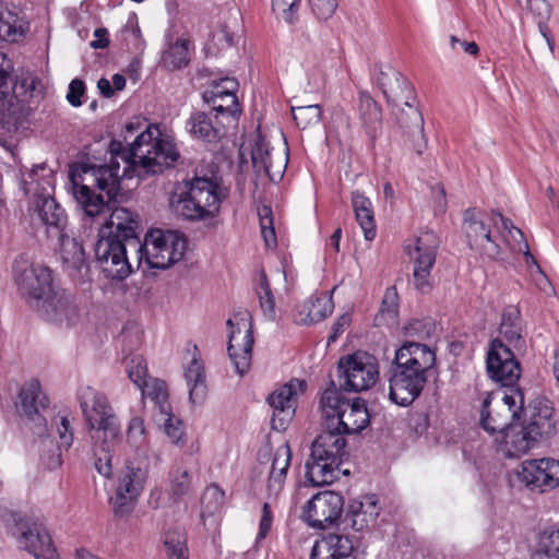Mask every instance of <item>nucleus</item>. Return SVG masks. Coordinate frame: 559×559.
Listing matches in <instances>:
<instances>
[{
  "label": "nucleus",
  "mask_w": 559,
  "mask_h": 559,
  "mask_svg": "<svg viewBox=\"0 0 559 559\" xmlns=\"http://www.w3.org/2000/svg\"><path fill=\"white\" fill-rule=\"evenodd\" d=\"M159 135V129L148 124L128 148L121 141L110 142L109 165L83 163L79 168L80 173L71 171L72 194L83 212L90 216L103 212L108 205L104 201L103 192L109 200H116L120 181L124 177L130 178V171L142 178L160 174L165 168L171 167L178 160L179 152L171 141Z\"/></svg>",
  "instance_id": "obj_1"
},
{
  "label": "nucleus",
  "mask_w": 559,
  "mask_h": 559,
  "mask_svg": "<svg viewBox=\"0 0 559 559\" xmlns=\"http://www.w3.org/2000/svg\"><path fill=\"white\" fill-rule=\"evenodd\" d=\"M436 353L420 342H404L390 366L389 397L399 406L418 399L436 366Z\"/></svg>",
  "instance_id": "obj_2"
},
{
  "label": "nucleus",
  "mask_w": 559,
  "mask_h": 559,
  "mask_svg": "<svg viewBox=\"0 0 559 559\" xmlns=\"http://www.w3.org/2000/svg\"><path fill=\"white\" fill-rule=\"evenodd\" d=\"M80 406L91 430L97 472L109 477L111 459L121 442V427L107 397L91 386L79 392Z\"/></svg>",
  "instance_id": "obj_3"
},
{
  "label": "nucleus",
  "mask_w": 559,
  "mask_h": 559,
  "mask_svg": "<svg viewBox=\"0 0 559 559\" xmlns=\"http://www.w3.org/2000/svg\"><path fill=\"white\" fill-rule=\"evenodd\" d=\"M11 70L10 59L0 52V128L8 132L17 130L44 98L38 78L28 75L13 83Z\"/></svg>",
  "instance_id": "obj_4"
},
{
  "label": "nucleus",
  "mask_w": 559,
  "mask_h": 559,
  "mask_svg": "<svg viewBox=\"0 0 559 559\" xmlns=\"http://www.w3.org/2000/svg\"><path fill=\"white\" fill-rule=\"evenodd\" d=\"M320 405L326 426L344 435H357L370 424L366 401L361 397L344 399L333 383L323 392Z\"/></svg>",
  "instance_id": "obj_5"
},
{
  "label": "nucleus",
  "mask_w": 559,
  "mask_h": 559,
  "mask_svg": "<svg viewBox=\"0 0 559 559\" xmlns=\"http://www.w3.org/2000/svg\"><path fill=\"white\" fill-rule=\"evenodd\" d=\"M525 396L522 389L487 392L481 402L479 426L490 435H500L522 418Z\"/></svg>",
  "instance_id": "obj_6"
},
{
  "label": "nucleus",
  "mask_w": 559,
  "mask_h": 559,
  "mask_svg": "<svg viewBox=\"0 0 559 559\" xmlns=\"http://www.w3.org/2000/svg\"><path fill=\"white\" fill-rule=\"evenodd\" d=\"M186 249L187 239L179 231L152 229L142 241L140 257L134 255V259L138 264L145 259L151 269L165 270L180 261Z\"/></svg>",
  "instance_id": "obj_7"
},
{
  "label": "nucleus",
  "mask_w": 559,
  "mask_h": 559,
  "mask_svg": "<svg viewBox=\"0 0 559 559\" xmlns=\"http://www.w3.org/2000/svg\"><path fill=\"white\" fill-rule=\"evenodd\" d=\"M119 197H121L120 191L117 194V199L112 201L106 194L104 201L108 205L103 212L95 216H90L85 212L84 214L90 218H96L111 211L108 219L102 225L98 233L126 241L131 247V250L134 251V255L140 257L139 253L142 250L141 233L143 228L139 215L126 207L114 206L118 202Z\"/></svg>",
  "instance_id": "obj_8"
},
{
  "label": "nucleus",
  "mask_w": 559,
  "mask_h": 559,
  "mask_svg": "<svg viewBox=\"0 0 559 559\" xmlns=\"http://www.w3.org/2000/svg\"><path fill=\"white\" fill-rule=\"evenodd\" d=\"M94 252L106 277L122 281L132 273L129 254L134 257V251L126 241L98 233Z\"/></svg>",
  "instance_id": "obj_9"
},
{
  "label": "nucleus",
  "mask_w": 559,
  "mask_h": 559,
  "mask_svg": "<svg viewBox=\"0 0 559 559\" xmlns=\"http://www.w3.org/2000/svg\"><path fill=\"white\" fill-rule=\"evenodd\" d=\"M337 371L343 382L341 388L345 391L361 392L371 388L378 380L379 370L374 356L366 352H356L342 357L337 364Z\"/></svg>",
  "instance_id": "obj_10"
},
{
  "label": "nucleus",
  "mask_w": 559,
  "mask_h": 559,
  "mask_svg": "<svg viewBox=\"0 0 559 559\" xmlns=\"http://www.w3.org/2000/svg\"><path fill=\"white\" fill-rule=\"evenodd\" d=\"M491 215L477 209L463 214V230L471 249L489 260L501 259V248L491 234Z\"/></svg>",
  "instance_id": "obj_11"
},
{
  "label": "nucleus",
  "mask_w": 559,
  "mask_h": 559,
  "mask_svg": "<svg viewBox=\"0 0 559 559\" xmlns=\"http://www.w3.org/2000/svg\"><path fill=\"white\" fill-rule=\"evenodd\" d=\"M486 368L489 378L500 384L498 390L520 389L518 386L522 373L520 362L510 346L499 338L490 342Z\"/></svg>",
  "instance_id": "obj_12"
},
{
  "label": "nucleus",
  "mask_w": 559,
  "mask_h": 559,
  "mask_svg": "<svg viewBox=\"0 0 559 559\" xmlns=\"http://www.w3.org/2000/svg\"><path fill=\"white\" fill-rule=\"evenodd\" d=\"M344 498L341 493L324 490L312 496L302 508L300 518L310 527L325 530L342 525Z\"/></svg>",
  "instance_id": "obj_13"
},
{
  "label": "nucleus",
  "mask_w": 559,
  "mask_h": 559,
  "mask_svg": "<svg viewBox=\"0 0 559 559\" xmlns=\"http://www.w3.org/2000/svg\"><path fill=\"white\" fill-rule=\"evenodd\" d=\"M439 245V237L433 231H425L417 237L414 249H408V255L414 262V286L421 294L429 293L432 288L431 270Z\"/></svg>",
  "instance_id": "obj_14"
},
{
  "label": "nucleus",
  "mask_w": 559,
  "mask_h": 559,
  "mask_svg": "<svg viewBox=\"0 0 559 559\" xmlns=\"http://www.w3.org/2000/svg\"><path fill=\"white\" fill-rule=\"evenodd\" d=\"M126 469L114 501L115 513L119 516L131 511L133 501L144 488L148 474V460L145 452L139 462L128 461Z\"/></svg>",
  "instance_id": "obj_15"
},
{
  "label": "nucleus",
  "mask_w": 559,
  "mask_h": 559,
  "mask_svg": "<svg viewBox=\"0 0 559 559\" xmlns=\"http://www.w3.org/2000/svg\"><path fill=\"white\" fill-rule=\"evenodd\" d=\"M17 542L36 559H57V549L46 525L35 518H23L16 522Z\"/></svg>",
  "instance_id": "obj_16"
},
{
  "label": "nucleus",
  "mask_w": 559,
  "mask_h": 559,
  "mask_svg": "<svg viewBox=\"0 0 559 559\" xmlns=\"http://www.w3.org/2000/svg\"><path fill=\"white\" fill-rule=\"evenodd\" d=\"M518 479L531 491L552 490L559 486V461L550 457L526 460L521 464Z\"/></svg>",
  "instance_id": "obj_17"
},
{
  "label": "nucleus",
  "mask_w": 559,
  "mask_h": 559,
  "mask_svg": "<svg viewBox=\"0 0 559 559\" xmlns=\"http://www.w3.org/2000/svg\"><path fill=\"white\" fill-rule=\"evenodd\" d=\"M307 388L305 380L292 379L269 395L267 402L273 408L272 429L284 431L293 420L296 411V396Z\"/></svg>",
  "instance_id": "obj_18"
},
{
  "label": "nucleus",
  "mask_w": 559,
  "mask_h": 559,
  "mask_svg": "<svg viewBox=\"0 0 559 559\" xmlns=\"http://www.w3.org/2000/svg\"><path fill=\"white\" fill-rule=\"evenodd\" d=\"M19 289L35 307L55 288L52 271L44 264H31L16 277Z\"/></svg>",
  "instance_id": "obj_19"
},
{
  "label": "nucleus",
  "mask_w": 559,
  "mask_h": 559,
  "mask_svg": "<svg viewBox=\"0 0 559 559\" xmlns=\"http://www.w3.org/2000/svg\"><path fill=\"white\" fill-rule=\"evenodd\" d=\"M35 308L47 321L59 325L71 326L79 318V310L72 295L64 289L56 287Z\"/></svg>",
  "instance_id": "obj_20"
},
{
  "label": "nucleus",
  "mask_w": 559,
  "mask_h": 559,
  "mask_svg": "<svg viewBox=\"0 0 559 559\" xmlns=\"http://www.w3.org/2000/svg\"><path fill=\"white\" fill-rule=\"evenodd\" d=\"M17 411L22 417L34 424L36 433L41 436L46 431L47 423L43 412L47 411L49 400L41 391L37 380L25 384L19 394Z\"/></svg>",
  "instance_id": "obj_21"
},
{
  "label": "nucleus",
  "mask_w": 559,
  "mask_h": 559,
  "mask_svg": "<svg viewBox=\"0 0 559 559\" xmlns=\"http://www.w3.org/2000/svg\"><path fill=\"white\" fill-rule=\"evenodd\" d=\"M237 88L238 82L235 79L222 78L211 83L210 88L203 92L202 98L216 114L235 118L240 115L238 98L235 94Z\"/></svg>",
  "instance_id": "obj_22"
},
{
  "label": "nucleus",
  "mask_w": 559,
  "mask_h": 559,
  "mask_svg": "<svg viewBox=\"0 0 559 559\" xmlns=\"http://www.w3.org/2000/svg\"><path fill=\"white\" fill-rule=\"evenodd\" d=\"M380 510L376 495H366L360 499L350 501L342 519L343 530L369 531L376 525Z\"/></svg>",
  "instance_id": "obj_23"
},
{
  "label": "nucleus",
  "mask_w": 559,
  "mask_h": 559,
  "mask_svg": "<svg viewBox=\"0 0 559 559\" xmlns=\"http://www.w3.org/2000/svg\"><path fill=\"white\" fill-rule=\"evenodd\" d=\"M523 423L538 439L552 437L556 429L555 408L545 396L533 400L522 413Z\"/></svg>",
  "instance_id": "obj_24"
},
{
  "label": "nucleus",
  "mask_w": 559,
  "mask_h": 559,
  "mask_svg": "<svg viewBox=\"0 0 559 559\" xmlns=\"http://www.w3.org/2000/svg\"><path fill=\"white\" fill-rule=\"evenodd\" d=\"M377 82L392 107L407 105V102L416 100L411 82L392 67L380 68Z\"/></svg>",
  "instance_id": "obj_25"
},
{
  "label": "nucleus",
  "mask_w": 559,
  "mask_h": 559,
  "mask_svg": "<svg viewBox=\"0 0 559 559\" xmlns=\"http://www.w3.org/2000/svg\"><path fill=\"white\" fill-rule=\"evenodd\" d=\"M539 440L534 433L526 429L522 421H514L496 438L497 451L506 459H515L525 454Z\"/></svg>",
  "instance_id": "obj_26"
},
{
  "label": "nucleus",
  "mask_w": 559,
  "mask_h": 559,
  "mask_svg": "<svg viewBox=\"0 0 559 559\" xmlns=\"http://www.w3.org/2000/svg\"><path fill=\"white\" fill-rule=\"evenodd\" d=\"M183 187L204 207L210 218L216 215L222 202V192L216 178L194 176L190 180H185Z\"/></svg>",
  "instance_id": "obj_27"
},
{
  "label": "nucleus",
  "mask_w": 559,
  "mask_h": 559,
  "mask_svg": "<svg viewBox=\"0 0 559 559\" xmlns=\"http://www.w3.org/2000/svg\"><path fill=\"white\" fill-rule=\"evenodd\" d=\"M340 430H333L325 425V429L313 440L311 454L316 460H332V463H343L346 451V440Z\"/></svg>",
  "instance_id": "obj_28"
},
{
  "label": "nucleus",
  "mask_w": 559,
  "mask_h": 559,
  "mask_svg": "<svg viewBox=\"0 0 559 559\" xmlns=\"http://www.w3.org/2000/svg\"><path fill=\"white\" fill-rule=\"evenodd\" d=\"M36 212L41 223L46 225L47 236H62L68 229V216L64 210L50 195H38L36 199Z\"/></svg>",
  "instance_id": "obj_29"
},
{
  "label": "nucleus",
  "mask_w": 559,
  "mask_h": 559,
  "mask_svg": "<svg viewBox=\"0 0 559 559\" xmlns=\"http://www.w3.org/2000/svg\"><path fill=\"white\" fill-rule=\"evenodd\" d=\"M356 110L361 128L373 143L382 129L381 107L369 93L360 92Z\"/></svg>",
  "instance_id": "obj_30"
},
{
  "label": "nucleus",
  "mask_w": 559,
  "mask_h": 559,
  "mask_svg": "<svg viewBox=\"0 0 559 559\" xmlns=\"http://www.w3.org/2000/svg\"><path fill=\"white\" fill-rule=\"evenodd\" d=\"M186 130L192 138L206 143H217L224 135L217 115L213 121L209 114L201 110L191 112L186 121Z\"/></svg>",
  "instance_id": "obj_31"
},
{
  "label": "nucleus",
  "mask_w": 559,
  "mask_h": 559,
  "mask_svg": "<svg viewBox=\"0 0 559 559\" xmlns=\"http://www.w3.org/2000/svg\"><path fill=\"white\" fill-rule=\"evenodd\" d=\"M237 334H240L239 330L235 331L233 329L230 331L228 336L227 350L236 372L240 376H243L250 368L252 346L254 343L251 323L242 335L241 344L237 343Z\"/></svg>",
  "instance_id": "obj_32"
},
{
  "label": "nucleus",
  "mask_w": 559,
  "mask_h": 559,
  "mask_svg": "<svg viewBox=\"0 0 559 559\" xmlns=\"http://www.w3.org/2000/svg\"><path fill=\"white\" fill-rule=\"evenodd\" d=\"M395 121L401 129L406 130L412 134H419L424 139V118L421 112L416 106V100L407 102V105H401L399 107H392ZM426 147V141L416 146L417 154H421Z\"/></svg>",
  "instance_id": "obj_33"
},
{
  "label": "nucleus",
  "mask_w": 559,
  "mask_h": 559,
  "mask_svg": "<svg viewBox=\"0 0 559 559\" xmlns=\"http://www.w3.org/2000/svg\"><path fill=\"white\" fill-rule=\"evenodd\" d=\"M499 332L518 352L526 350V343L522 336V318L516 307L508 306L503 310Z\"/></svg>",
  "instance_id": "obj_34"
},
{
  "label": "nucleus",
  "mask_w": 559,
  "mask_h": 559,
  "mask_svg": "<svg viewBox=\"0 0 559 559\" xmlns=\"http://www.w3.org/2000/svg\"><path fill=\"white\" fill-rule=\"evenodd\" d=\"M332 463V460H316L312 454L306 462V479L312 486L330 485L338 479L340 465Z\"/></svg>",
  "instance_id": "obj_35"
},
{
  "label": "nucleus",
  "mask_w": 559,
  "mask_h": 559,
  "mask_svg": "<svg viewBox=\"0 0 559 559\" xmlns=\"http://www.w3.org/2000/svg\"><path fill=\"white\" fill-rule=\"evenodd\" d=\"M59 243L60 259L64 267L74 271H81L86 265L85 251L81 242L70 236L68 229L62 231V236H55Z\"/></svg>",
  "instance_id": "obj_36"
},
{
  "label": "nucleus",
  "mask_w": 559,
  "mask_h": 559,
  "mask_svg": "<svg viewBox=\"0 0 559 559\" xmlns=\"http://www.w3.org/2000/svg\"><path fill=\"white\" fill-rule=\"evenodd\" d=\"M170 209L174 214L185 221H204L210 218L206 211L195 198L183 187L180 192H175L170 198Z\"/></svg>",
  "instance_id": "obj_37"
},
{
  "label": "nucleus",
  "mask_w": 559,
  "mask_h": 559,
  "mask_svg": "<svg viewBox=\"0 0 559 559\" xmlns=\"http://www.w3.org/2000/svg\"><path fill=\"white\" fill-rule=\"evenodd\" d=\"M352 206L356 221L364 231L366 240H372L377 234V226L371 201L360 191L352 192Z\"/></svg>",
  "instance_id": "obj_38"
},
{
  "label": "nucleus",
  "mask_w": 559,
  "mask_h": 559,
  "mask_svg": "<svg viewBox=\"0 0 559 559\" xmlns=\"http://www.w3.org/2000/svg\"><path fill=\"white\" fill-rule=\"evenodd\" d=\"M290 461L292 450L286 442L280 445L274 453L267 484L270 491L278 492L282 489Z\"/></svg>",
  "instance_id": "obj_39"
},
{
  "label": "nucleus",
  "mask_w": 559,
  "mask_h": 559,
  "mask_svg": "<svg viewBox=\"0 0 559 559\" xmlns=\"http://www.w3.org/2000/svg\"><path fill=\"white\" fill-rule=\"evenodd\" d=\"M490 215H491L492 226L498 230H500V228H502L503 230H507L509 233V235L511 236V238L519 243V247L515 250L519 252H523V254L525 257L526 264L535 265L536 270L543 274L540 266L538 265L537 261L535 260V258L532 255V253L530 251V247H528L527 241L524 239L523 231L521 229H519L518 227H515L513 225L512 221L504 217L501 213L492 211L490 213Z\"/></svg>",
  "instance_id": "obj_40"
},
{
  "label": "nucleus",
  "mask_w": 559,
  "mask_h": 559,
  "mask_svg": "<svg viewBox=\"0 0 559 559\" xmlns=\"http://www.w3.org/2000/svg\"><path fill=\"white\" fill-rule=\"evenodd\" d=\"M331 546L337 559L353 557L361 559L366 555V546L361 538L349 534H329Z\"/></svg>",
  "instance_id": "obj_41"
},
{
  "label": "nucleus",
  "mask_w": 559,
  "mask_h": 559,
  "mask_svg": "<svg viewBox=\"0 0 559 559\" xmlns=\"http://www.w3.org/2000/svg\"><path fill=\"white\" fill-rule=\"evenodd\" d=\"M189 386V400L192 404L202 403L206 395L205 373L202 364L193 358L185 372Z\"/></svg>",
  "instance_id": "obj_42"
},
{
  "label": "nucleus",
  "mask_w": 559,
  "mask_h": 559,
  "mask_svg": "<svg viewBox=\"0 0 559 559\" xmlns=\"http://www.w3.org/2000/svg\"><path fill=\"white\" fill-rule=\"evenodd\" d=\"M189 40L179 39L170 45L162 56V64L168 70L185 68L189 63Z\"/></svg>",
  "instance_id": "obj_43"
},
{
  "label": "nucleus",
  "mask_w": 559,
  "mask_h": 559,
  "mask_svg": "<svg viewBox=\"0 0 559 559\" xmlns=\"http://www.w3.org/2000/svg\"><path fill=\"white\" fill-rule=\"evenodd\" d=\"M399 316V294L395 286L385 289L379 312L374 317L377 325L394 323Z\"/></svg>",
  "instance_id": "obj_44"
},
{
  "label": "nucleus",
  "mask_w": 559,
  "mask_h": 559,
  "mask_svg": "<svg viewBox=\"0 0 559 559\" xmlns=\"http://www.w3.org/2000/svg\"><path fill=\"white\" fill-rule=\"evenodd\" d=\"M139 389L144 397H148L155 403L159 413H167V411H170L165 381L148 378Z\"/></svg>",
  "instance_id": "obj_45"
},
{
  "label": "nucleus",
  "mask_w": 559,
  "mask_h": 559,
  "mask_svg": "<svg viewBox=\"0 0 559 559\" xmlns=\"http://www.w3.org/2000/svg\"><path fill=\"white\" fill-rule=\"evenodd\" d=\"M22 35L19 15L0 4V39L13 43Z\"/></svg>",
  "instance_id": "obj_46"
},
{
  "label": "nucleus",
  "mask_w": 559,
  "mask_h": 559,
  "mask_svg": "<svg viewBox=\"0 0 559 559\" xmlns=\"http://www.w3.org/2000/svg\"><path fill=\"white\" fill-rule=\"evenodd\" d=\"M530 11L538 19V28L543 37L546 39L550 50H554V41L550 38L547 21L551 15V5L547 0H528L525 1Z\"/></svg>",
  "instance_id": "obj_47"
},
{
  "label": "nucleus",
  "mask_w": 559,
  "mask_h": 559,
  "mask_svg": "<svg viewBox=\"0 0 559 559\" xmlns=\"http://www.w3.org/2000/svg\"><path fill=\"white\" fill-rule=\"evenodd\" d=\"M532 559H559V527L540 535L538 549Z\"/></svg>",
  "instance_id": "obj_48"
},
{
  "label": "nucleus",
  "mask_w": 559,
  "mask_h": 559,
  "mask_svg": "<svg viewBox=\"0 0 559 559\" xmlns=\"http://www.w3.org/2000/svg\"><path fill=\"white\" fill-rule=\"evenodd\" d=\"M293 119L300 129H306L321 120V107L319 105L292 106Z\"/></svg>",
  "instance_id": "obj_49"
},
{
  "label": "nucleus",
  "mask_w": 559,
  "mask_h": 559,
  "mask_svg": "<svg viewBox=\"0 0 559 559\" xmlns=\"http://www.w3.org/2000/svg\"><path fill=\"white\" fill-rule=\"evenodd\" d=\"M257 294L259 297L260 307H261L264 316H266L269 319H274V317H275L274 296L272 294L266 274L263 271L260 274Z\"/></svg>",
  "instance_id": "obj_50"
},
{
  "label": "nucleus",
  "mask_w": 559,
  "mask_h": 559,
  "mask_svg": "<svg viewBox=\"0 0 559 559\" xmlns=\"http://www.w3.org/2000/svg\"><path fill=\"white\" fill-rule=\"evenodd\" d=\"M224 498L225 493L217 485H210L202 496V514L214 515L224 504Z\"/></svg>",
  "instance_id": "obj_51"
},
{
  "label": "nucleus",
  "mask_w": 559,
  "mask_h": 559,
  "mask_svg": "<svg viewBox=\"0 0 559 559\" xmlns=\"http://www.w3.org/2000/svg\"><path fill=\"white\" fill-rule=\"evenodd\" d=\"M436 331V323L431 318L414 319L404 326L407 336L420 341L428 340Z\"/></svg>",
  "instance_id": "obj_52"
},
{
  "label": "nucleus",
  "mask_w": 559,
  "mask_h": 559,
  "mask_svg": "<svg viewBox=\"0 0 559 559\" xmlns=\"http://www.w3.org/2000/svg\"><path fill=\"white\" fill-rule=\"evenodd\" d=\"M191 488V475L187 469L177 468L170 474V495L175 500L186 496Z\"/></svg>",
  "instance_id": "obj_53"
},
{
  "label": "nucleus",
  "mask_w": 559,
  "mask_h": 559,
  "mask_svg": "<svg viewBox=\"0 0 559 559\" xmlns=\"http://www.w3.org/2000/svg\"><path fill=\"white\" fill-rule=\"evenodd\" d=\"M164 545L167 549L168 559H189L186 539L181 534L167 533Z\"/></svg>",
  "instance_id": "obj_54"
},
{
  "label": "nucleus",
  "mask_w": 559,
  "mask_h": 559,
  "mask_svg": "<svg viewBox=\"0 0 559 559\" xmlns=\"http://www.w3.org/2000/svg\"><path fill=\"white\" fill-rule=\"evenodd\" d=\"M127 372L129 379L140 388L150 377H147V366L145 359L141 355L130 358L127 364Z\"/></svg>",
  "instance_id": "obj_55"
},
{
  "label": "nucleus",
  "mask_w": 559,
  "mask_h": 559,
  "mask_svg": "<svg viewBox=\"0 0 559 559\" xmlns=\"http://www.w3.org/2000/svg\"><path fill=\"white\" fill-rule=\"evenodd\" d=\"M288 157L283 156L281 153L274 155L272 153V159H267L261 166V173H264L271 181H280L284 175Z\"/></svg>",
  "instance_id": "obj_56"
},
{
  "label": "nucleus",
  "mask_w": 559,
  "mask_h": 559,
  "mask_svg": "<svg viewBox=\"0 0 559 559\" xmlns=\"http://www.w3.org/2000/svg\"><path fill=\"white\" fill-rule=\"evenodd\" d=\"M312 300H307L297 306L294 312V322L298 325H310L324 319V314L311 313Z\"/></svg>",
  "instance_id": "obj_57"
},
{
  "label": "nucleus",
  "mask_w": 559,
  "mask_h": 559,
  "mask_svg": "<svg viewBox=\"0 0 559 559\" xmlns=\"http://www.w3.org/2000/svg\"><path fill=\"white\" fill-rule=\"evenodd\" d=\"M162 415L167 416L164 423V431L171 439L175 444H180L182 441L183 432V424L180 419L175 418L170 411L167 413H160Z\"/></svg>",
  "instance_id": "obj_58"
},
{
  "label": "nucleus",
  "mask_w": 559,
  "mask_h": 559,
  "mask_svg": "<svg viewBox=\"0 0 559 559\" xmlns=\"http://www.w3.org/2000/svg\"><path fill=\"white\" fill-rule=\"evenodd\" d=\"M127 439L131 445L140 448L145 440V426L141 417H133L128 426Z\"/></svg>",
  "instance_id": "obj_59"
},
{
  "label": "nucleus",
  "mask_w": 559,
  "mask_h": 559,
  "mask_svg": "<svg viewBox=\"0 0 559 559\" xmlns=\"http://www.w3.org/2000/svg\"><path fill=\"white\" fill-rule=\"evenodd\" d=\"M312 13L320 20L330 19L338 7V0H308Z\"/></svg>",
  "instance_id": "obj_60"
},
{
  "label": "nucleus",
  "mask_w": 559,
  "mask_h": 559,
  "mask_svg": "<svg viewBox=\"0 0 559 559\" xmlns=\"http://www.w3.org/2000/svg\"><path fill=\"white\" fill-rule=\"evenodd\" d=\"M267 159H272V152L269 150L263 139H258L251 150L252 166L258 174H261V166Z\"/></svg>",
  "instance_id": "obj_61"
},
{
  "label": "nucleus",
  "mask_w": 559,
  "mask_h": 559,
  "mask_svg": "<svg viewBox=\"0 0 559 559\" xmlns=\"http://www.w3.org/2000/svg\"><path fill=\"white\" fill-rule=\"evenodd\" d=\"M300 0H272L274 12L282 14L283 19L292 24L295 21V12L298 9Z\"/></svg>",
  "instance_id": "obj_62"
},
{
  "label": "nucleus",
  "mask_w": 559,
  "mask_h": 559,
  "mask_svg": "<svg viewBox=\"0 0 559 559\" xmlns=\"http://www.w3.org/2000/svg\"><path fill=\"white\" fill-rule=\"evenodd\" d=\"M329 535L320 542H316L312 547L310 559H337L331 546Z\"/></svg>",
  "instance_id": "obj_63"
},
{
  "label": "nucleus",
  "mask_w": 559,
  "mask_h": 559,
  "mask_svg": "<svg viewBox=\"0 0 559 559\" xmlns=\"http://www.w3.org/2000/svg\"><path fill=\"white\" fill-rule=\"evenodd\" d=\"M84 91L85 85L83 81L79 79L72 80L69 85V92L67 95L68 102L74 107L80 106L82 104L81 97L83 96Z\"/></svg>",
  "instance_id": "obj_64"
}]
</instances>
